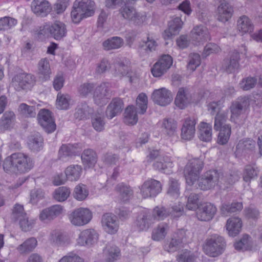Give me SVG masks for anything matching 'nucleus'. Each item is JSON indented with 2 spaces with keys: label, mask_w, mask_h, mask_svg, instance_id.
<instances>
[{
  "label": "nucleus",
  "mask_w": 262,
  "mask_h": 262,
  "mask_svg": "<svg viewBox=\"0 0 262 262\" xmlns=\"http://www.w3.org/2000/svg\"><path fill=\"white\" fill-rule=\"evenodd\" d=\"M79 154L78 148L72 144H63L59 150V158L62 161L69 160Z\"/></svg>",
  "instance_id": "nucleus-29"
},
{
  "label": "nucleus",
  "mask_w": 262,
  "mask_h": 262,
  "mask_svg": "<svg viewBox=\"0 0 262 262\" xmlns=\"http://www.w3.org/2000/svg\"><path fill=\"white\" fill-rule=\"evenodd\" d=\"M182 241L176 238H172L169 243L164 246V249L168 252H174L179 250L182 245Z\"/></svg>",
  "instance_id": "nucleus-61"
},
{
  "label": "nucleus",
  "mask_w": 262,
  "mask_h": 262,
  "mask_svg": "<svg viewBox=\"0 0 262 262\" xmlns=\"http://www.w3.org/2000/svg\"><path fill=\"white\" fill-rule=\"evenodd\" d=\"M243 207V204L242 203L234 202L230 205H222L221 207V211L222 214L227 215L228 213H234L241 211Z\"/></svg>",
  "instance_id": "nucleus-47"
},
{
  "label": "nucleus",
  "mask_w": 262,
  "mask_h": 262,
  "mask_svg": "<svg viewBox=\"0 0 262 262\" xmlns=\"http://www.w3.org/2000/svg\"><path fill=\"white\" fill-rule=\"evenodd\" d=\"M152 221L151 214L149 212L144 211L137 216L135 225L139 231H146L149 228Z\"/></svg>",
  "instance_id": "nucleus-23"
},
{
  "label": "nucleus",
  "mask_w": 262,
  "mask_h": 262,
  "mask_svg": "<svg viewBox=\"0 0 262 262\" xmlns=\"http://www.w3.org/2000/svg\"><path fill=\"white\" fill-rule=\"evenodd\" d=\"M70 97L68 95L58 93L56 99V107L59 110H67L69 107Z\"/></svg>",
  "instance_id": "nucleus-55"
},
{
  "label": "nucleus",
  "mask_w": 262,
  "mask_h": 262,
  "mask_svg": "<svg viewBox=\"0 0 262 262\" xmlns=\"http://www.w3.org/2000/svg\"><path fill=\"white\" fill-rule=\"evenodd\" d=\"M37 245V241L34 237L26 239L23 243L19 245L16 249L21 254H27L32 251Z\"/></svg>",
  "instance_id": "nucleus-37"
},
{
  "label": "nucleus",
  "mask_w": 262,
  "mask_h": 262,
  "mask_svg": "<svg viewBox=\"0 0 262 262\" xmlns=\"http://www.w3.org/2000/svg\"><path fill=\"white\" fill-rule=\"evenodd\" d=\"M226 242L223 237L218 234H213L205 241L203 246L204 252L210 257L221 255L225 250Z\"/></svg>",
  "instance_id": "nucleus-2"
},
{
  "label": "nucleus",
  "mask_w": 262,
  "mask_h": 262,
  "mask_svg": "<svg viewBox=\"0 0 262 262\" xmlns=\"http://www.w3.org/2000/svg\"><path fill=\"white\" fill-rule=\"evenodd\" d=\"M204 165V161L201 158H195L189 160L184 170V174L188 185H192L198 180Z\"/></svg>",
  "instance_id": "nucleus-3"
},
{
  "label": "nucleus",
  "mask_w": 262,
  "mask_h": 262,
  "mask_svg": "<svg viewBox=\"0 0 262 262\" xmlns=\"http://www.w3.org/2000/svg\"><path fill=\"white\" fill-rule=\"evenodd\" d=\"M81 158L85 168L94 166L97 161L96 153L91 149H85L81 155Z\"/></svg>",
  "instance_id": "nucleus-33"
},
{
  "label": "nucleus",
  "mask_w": 262,
  "mask_h": 262,
  "mask_svg": "<svg viewBox=\"0 0 262 262\" xmlns=\"http://www.w3.org/2000/svg\"><path fill=\"white\" fill-rule=\"evenodd\" d=\"M191 37L193 41L198 43L207 41L210 39L208 29L203 26H196L191 31Z\"/></svg>",
  "instance_id": "nucleus-25"
},
{
  "label": "nucleus",
  "mask_w": 262,
  "mask_h": 262,
  "mask_svg": "<svg viewBox=\"0 0 262 262\" xmlns=\"http://www.w3.org/2000/svg\"><path fill=\"white\" fill-rule=\"evenodd\" d=\"M89 195V191L85 185L78 184L74 188L73 192L74 198L78 201L84 200Z\"/></svg>",
  "instance_id": "nucleus-49"
},
{
  "label": "nucleus",
  "mask_w": 262,
  "mask_h": 262,
  "mask_svg": "<svg viewBox=\"0 0 262 262\" xmlns=\"http://www.w3.org/2000/svg\"><path fill=\"white\" fill-rule=\"evenodd\" d=\"M101 222L103 229L108 234H114L119 229V220L113 213H106L103 214Z\"/></svg>",
  "instance_id": "nucleus-11"
},
{
  "label": "nucleus",
  "mask_w": 262,
  "mask_h": 262,
  "mask_svg": "<svg viewBox=\"0 0 262 262\" xmlns=\"http://www.w3.org/2000/svg\"><path fill=\"white\" fill-rule=\"evenodd\" d=\"M161 129L166 136H174L177 132V122L172 118H165L162 121Z\"/></svg>",
  "instance_id": "nucleus-32"
},
{
  "label": "nucleus",
  "mask_w": 262,
  "mask_h": 262,
  "mask_svg": "<svg viewBox=\"0 0 262 262\" xmlns=\"http://www.w3.org/2000/svg\"><path fill=\"white\" fill-rule=\"evenodd\" d=\"M95 12V2L91 0H76L71 16H92Z\"/></svg>",
  "instance_id": "nucleus-4"
},
{
  "label": "nucleus",
  "mask_w": 262,
  "mask_h": 262,
  "mask_svg": "<svg viewBox=\"0 0 262 262\" xmlns=\"http://www.w3.org/2000/svg\"><path fill=\"white\" fill-rule=\"evenodd\" d=\"M242 227V220L238 217H231L227 221L226 227L229 236L237 235L241 232Z\"/></svg>",
  "instance_id": "nucleus-28"
},
{
  "label": "nucleus",
  "mask_w": 262,
  "mask_h": 262,
  "mask_svg": "<svg viewBox=\"0 0 262 262\" xmlns=\"http://www.w3.org/2000/svg\"><path fill=\"white\" fill-rule=\"evenodd\" d=\"M92 124L96 131H102L105 124L104 117L99 114L94 115L92 118Z\"/></svg>",
  "instance_id": "nucleus-56"
},
{
  "label": "nucleus",
  "mask_w": 262,
  "mask_h": 262,
  "mask_svg": "<svg viewBox=\"0 0 262 262\" xmlns=\"http://www.w3.org/2000/svg\"><path fill=\"white\" fill-rule=\"evenodd\" d=\"M112 95L110 84L102 83L96 87L94 92L93 99L94 102L98 105H104L108 102Z\"/></svg>",
  "instance_id": "nucleus-7"
},
{
  "label": "nucleus",
  "mask_w": 262,
  "mask_h": 262,
  "mask_svg": "<svg viewBox=\"0 0 262 262\" xmlns=\"http://www.w3.org/2000/svg\"><path fill=\"white\" fill-rule=\"evenodd\" d=\"M92 218L91 211L89 209L84 208H79L74 210L69 216L71 223L77 226L87 224Z\"/></svg>",
  "instance_id": "nucleus-6"
},
{
  "label": "nucleus",
  "mask_w": 262,
  "mask_h": 262,
  "mask_svg": "<svg viewBox=\"0 0 262 262\" xmlns=\"http://www.w3.org/2000/svg\"><path fill=\"white\" fill-rule=\"evenodd\" d=\"M167 193L174 198L179 197L180 195V184L177 180L170 178Z\"/></svg>",
  "instance_id": "nucleus-52"
},
{
  "label": "nucleus",
  "mask_w": 262,
  "mask_h": 262,
  "mask_svg": "<svg viewBox=\"0 0 262 262\" xmlns=\"http://www.w3.org/2000/svg\"><path fill=\"white\" fill-rule=\"evenodd\" d=\"M250 101L247 97H241L232 102L230 107L231 118L239 116L249 105Z\"/></svg>",
  "instance_id": "nucleus-19"
},
{
  "label": "nucleus",
  "mask_w": 262,
  "mask_h": 262,
  "mask_svg": "<svg viewBox=\"0 0 262 262\" xmlns=\"http://www.w3.org/2000/svg\"><path fill=\"white\" fill-rule=\"evenodd\" d=\"M147 97L144 93L140 94L136 99V104L138 108L140 110L139 113L143 114L147 108Z\"/></svg>",
  "instance_id": "nucleus-57"
},
{
  "label": "nucleus",
  "mask_w": 262,
  "mask_h": 262,
  "mask_svg": "<svg viewBox=\"0 0 262 262\" xmlns=\"http://www.w3.org/2000/svg\"><path fill=\"white\" fill-rule=\"evenodd\" d=\"M45 198V192L39 188H35L30 192V202L32 204H36Z\"/></svg>",
  "instance_id": "nucleus-59"
},
{
  "label": "nucleus",
  "mask_w": 262,
  "mask_h": 262,
  "mask_svg": "<svg viewBox=\"0 0 262 262\" xmlns=\"http://www.w3.org/2000/svg\"><path fill=\"white\" fill-rule=\"evenodd\" d=\"M64 172L67 179L71 181H76L82 174V168L79 165H71L66 169Z\"/></svg>",
  "instance_id": "nucleus-35"
},
{
  "label": "nucleus",
  "mask_w": 262,
  "mask_h": 262,
  "mask_svg": "<svg viewBox=\"0 0 262 262\" xmlns=\"http://www.w3.org/2000/svg\"><path fill=\"white\" fill-rule=\"evenodd\" d=\"M28 144L31 150L38 151L42 148L43 139L39 136H32L30 138Z\"/></svg>",
  "instance_id": "nucleus-48"
},
{
  "label": "nucleus",
  "mask_w": 262,
  "mask_h": 262,
  "mask_svg": "<svg viewBox=\"0 0 262 262\" xmlns=\"http://www.w3.org/2000/svg\"><path fill=\"white\" fill-rule=\"evenodd\" d=\"M18 111L25 117H35L36 114L35 106H29L25 103L19 105Z\"/></svg>",
  "instance_id": "nucleus-53"
},
{
  "label": "nucleus",
  "mask_w": 262,
  "mask_h": 262,
  "mask_svg": "<svg viewBox=\"0 0 262 262\" xmlns=\"http://www.w3.org/2000/svg\"><path fill=\"white\" fill-rule=\"evenodd\" d=\"M153 166L155 169L162 173L169 174L172 172L171 168L173 166V163L169 157L164 156L155 162L153 164Z\"/></svg>",
  "instance_id": "nucleus-31"
},
{
  "label": "nucleus",
  "mask_w": 262,
  "mask_h": 262,
  "mask_svg": "<svg viewBox=\"0 0 262 262\" xmlns=\"http://www.w3.org/2000/svg\"><path fill=\"white\" fill-rule=\"evenodd\" d=\"M124 108V103L120 98H113L107 106L105 115L107 118L111 119L121 114Z\"/></svg>",
  "instance_id": "nucleus-20"
},
{
  "label": "nucleus",
  "mask_w": 262,
  "mask_h": 262,
  "mask_svg": "<svg viewBox=\"0 0 262 262\" xmlns=\"http://www.w3.org/2000/svg\"><path fill=\"white\" fill-rule=\"evenodd\" d=\"M58 262H84V261L77 254L74 252H70L63 256Z\"/></svg>",
  "instance_id": "nucleus-64"
},
{
  "label": "nucleus",
  "mask_w": 262,
  "mask_h": 262,
  "mask_svg": "<svg viewBox=\"0 0 262 262\" xmlns=\"http://www.w3.org/2000/svg\"><path fill=\"white\" fill-rule=\"evenodd\" d=\"M239 54L236 51L233 52L230 57L225 59L223 63V69L228 73H231L239 68Z\"/></svg>",
  "instance_id": "nucleus-22"
},
{
  "label": "nucleus",
  "mask_w": 262,
  "mask_h": 262,
  "mask_svg": "<svg viewBox=\"0 0 262 262\" xmlns=\"http://www.w3.org/2000/svg\"><path fill=\"white\" fill-rule=\"evenodd\" d=\"M237 27L242 34L250 33L254 29V25L249 17H239L237 21Z\"/></svg>",
  "instance_id": "nucleus-38"
},
{
  "label": "nucleus",
  "mask_w": 262,
  "mask_h": 262,
  "mask_svg": "<svg viewBox=\"0 0 262 262\" xmlns=\"http://www.w3.org/2000/svg\"><path fill=\"white\" fill-rule=\"evenodd\" d=\"M219 134L217 138V142L221 145L226 144L230 138L231 128L230 125H225L219 129Z\"/></svg>",
  "instance_id": "nucleus-45"
},
{
  "label": "nucleus",
  "mask_w": 262,
  "mask_h": 262,
  "mask_svg": "<svg viewBox=\"0 0 262 262\" xmlns=\"http://www.w3.org/2000/svg\"><path fill=\"white\" fill-rule=\"evenodd\" d=\"M34 165L33 159L23 152H16L7 157L3 162L4 170L9 173L23 174L29 172Z\"/></svg>",
  "instance_id": "nucleus-1"
},
{
  "label": "nucleus",
  "mask_w": 262,
  "mask_h": 262,
  "mask_svg": "<svg viewBox=\"0 0 262 262\" xmlns=\"http://www.w3.org/2000/svg\"><path fill=\"white\" fill-rule=\"evenodd\" d=\"M51 37L57 40L62 39L67 35V30L66 25L61 21H56L50 24Z\"/></svg>",
  "instance_id": "nucleus-26"
},
{
  "label": "nucleus",
  "mask_w": 262,
  "mask_h": 262,
  "mask_svg": "<svg viewBox=\"0 0 262 262\" xmlns=\"http://www.w3.org/2000/svg\"><path fill=\"white\" fill-rule=\"evenodd\" d=\"M103 253L106 256L107 262H114L120 256V251L116 246L109 244L103 250Z\"/></svg>",
  "instance_id": "nucleus-36"
},
{
  "label": "nucleus",
  "mask_w": 262,
  "mask_h": 262,
  "mask_svg": "<svg viewBox=\"0 0 262 262\" xmlns=\"http://www.w3.org/2000/svg\"><path fill=\"white\" fill-rule=\"evenodd\" d=\"M161 183L155 179H149L145 181L140 187V191L144 198L155 197L162 190Z\"/></svg>",
  "instance_id": "nucleus-8"
},
{
  "label": "nucleus",
  "mask_w": 262,
  "mask_h": 262,
  "mask_svg": "<svg viewBox=\"0 0 262 262\" xmlns=\"http://www.w3.org/2000/svg\"><path fill=\"white\" fill-rule=\"evenodd\" d=\"M212 125L210 123L201 122L199 125V138L204 142H209L212 139Z\"/></svg>",
  "instance_id": "nucleus-34"
},
{
  "label": "nucleus",
  "mask_w": 262,
  "mask_h": 262,
  "mask_svg": "<svg viewBox=\"0 0 262 262\" xmlns=\"http://www.w3.org/2000/svg\"><path fill=\"white\" fill-rule=\"evenodd\" d=\"M31 7L32 11L36 15H47L51 10V5L46 0H33Z\"/></svg>",
  "instance_id": "nucleus-30"
},
{
  "label": "nucleus",
  "mask_w": 262,
  "mask_h": 262,
  "mask_svg": "<svg viewBox=\"0 0 262 262\" xmlns=\"http://www.w3.org/2000/svg\"><path fill=\"white\" fill-rule=\"evenodd\" d=\"M257 82V79L252 77H248L243 79L239 83L240 87L244 91L253 89Z\"/></svg>",
  "instance_id": "nucleus-60"
},
{
  "label": "nucleus",
  "mask_w": 262,
  "mask_h": 262,
  "mask_svg": "<svg viewBox=\"0 0 262 262\" xmlns=\"http://www.w3.org/2000/svg\"><path fill=\"white\" fill-rule=\"evenodd\" d=\"M220 178L219 173L217 170H209L202 176L199 187L203 190H207L214 188L218 183Z\"/></svg>",
  "instance_id": "nucleus-9"
},
{
  "label": "nucleus",
  "mask_w": 262,
  "mask_h": 262,
  "mask_svg": "<svg viewBox=\"0 0 262 262\" xmlns=\"http://www.w3.org/2000/svg\"><path fill=\"white\" fill-rule=\"evenodd\" d=\"M196 119L194 117H188L184 119L181 128V137L185 140H190L195 133Z\"/></svg>",
  "instance_id": "nucleus-14"
},
{
  "label": "nucleus",
  "mask_w": 262,
  "mask_h": 262,
  "mask_svg": "<svg viewBox=\"0 0 262 262\" xmlns=\"http://www.w3.org/2000/svg\"><path fill=\"white\" fill-rule=\"evenodd\" d=\"M168 228L169 227L167 223H160L153 230L151 235L152 239L156 241L163 239L165 237Z\"/></svg>",
  "instance_id": "nucleus-41"
},
{
  "label": "nucleus",
  "mask_w": 262,
  "mask_h": 262,
  "mask_svg": "<svg viewBox=\"0 0 262 262\" xmlns=\"http://www.w3.org/2000/svg\"><path fill=\"white\" fill-rule=\"evenodd\" d=\"M116 189L120 193L122 200L124 201L128 200L133 194L130 187L123 183L117 185Z\"/></svg>",
  "instance_id": "nucleus-50"
},
{
  "label": "nucleus",
  "mask_w": 262,
  "mask_h": 262,
  "mask_svg": "<svg viewBox=\"0 0 262 262\" xmlns=\"http://www.w3.org/2000/svg\"><path fill=\"white\" fill-rule=\"evenodd\" d=\"M17 221H19V224L22 230L26 232L30 230L35 224V221L33 220H29L27 215Z\"/></svg>",
  "instance_id": "nucleus-63"
},
{
  "label": "nucleus",
  "mask_w": 262,
  "mask_h": 262,
  "mask_svg": "<svg viewBox=\"0 0 262 262\" xmlns=\"http://www.w3.org/2000/svg\"><path fill=\"white\" fill-rule=\"evenodd\" d=\"M64 211L63 206L59 204L54 205L43 209L39 214V218L41 221H52L61 215Z\"/></svg>",
  "instance_id": "nucleus-15"
},
{
  "label": "nucleus",
  "mask_w": 262,
  "mask_h": 262,
  "mask_svg": "<svg viewBox=\"0 0 262 262\" xmlns=\"http://www.w3.org/2000/svg\"><path fill=\"white\" fill-rule=\"evenodd\" d=\"M201 63V58L199 54L192 53L189 55V60L187 64V70L194 71Z\"/></svg>",
  "instance_id": "nucleus-58"
},
{
  "label": "nucleus",
  "mask_w": 262,
  "mask_h": 262,
  "mask_svg": "<svg viewBox=\"0 0 262 262\" xmlns=\"http://www.w3.org/2000/svg\"><path fill=\"white\" fill-rule=\"evenodd\" d=\"M33 82L32 76L25 73L17 75L13 79V85L17 91L30 89Z\"/></svg>",
  "instance_id": "nucleus-17"
},
{
  "label": "nucleus",
  "mask_w": 262,
  "mask_h": 262,
  "mask_svg": "<svg viewBox=\"0 0 262 262\" xmlns=\"http://www.w3.org/2000/svg\"><path fill=\"white\" fill-rule=\"evenodd\" d=\"M99 238L98 232L93 229H88L81 231L77 239L80 246H91L96 244Z\"/></svg>",
  "instance_id": "nucleus-13"
},
{
  "label": "nucleus",
  "mask_w": 262,
  "mask_h": 262,
  "mask_svg": "<svg viewBox=\"0 0 262 262\" xmlns=\"http://www.w3.org/2000/svg\"><path fill=\"white\" fill-rule=\"evenodd\" d=\"M172 63V58L170 55H163L151 68L152 75L155 77H161L168 71Z\"/></svg>",
  "instance_id": "nucleus-5"
},
{
  "label": "nucleus",
  "mask_w": 262,
  "mask_h": 262,
  "mask_svg": "<svg viewBox=\"0 0 262 262\" xmlns=\"http://www.w3.org/2000/svg\"><path fill=\"white\" fill-rule=\"evenodd\" d=\"M216 210V208L213 204L210 203H205L198 207L196 217L200 221H209L213 217Z\"/></svg>",
  "instance_id": "nucleus-16"
},
{
  "label": "nucleus",
  "mask_w": 262,
  "mask_h": 262,
  "mask_svg": "<svg viewBox=\"0 0 262 262\" xmlns=\"http://www.w3.org/2000/svg\"><path fill=\"white\" fill-rule=\"evenodd\" d=\"M158 47L157 41L149 36H147L146 41H143L140 43L139 49L141 51H144L147 55H149L150 53L156 51Z\"/></svg>",
  "instance_id": "nucleus-40"
},
{
  "label": "nucleus",
  "mask_w": 262,
  "mask_h": 262,
  "mask_svg": "<svg viewBox=\"0 0 262 262\" xmlns=\"http://www.w3.org/2000/svg\"><path fill=\"white\" fill-rule=\"evenodd\" d=\"M255 146V142L252 139H247L240 141L237 145L236 148L242 151L252 150Z\"/></svg>",
  "instance_id": "nucleus-54"
},
{
  "label": "nucleus",
  "mask_w": 262,
  "mask_h": 262,
  "mask_svg": "<svg viewBox=\"0 0 262 262\" xmlns=\"http://www.w3.org/2000/svg\"><path fill=\"white\" fill-rule=\"evenodd\" d=\"M71 190L65 186L59 187L56 189L53 194V198L57 202H62L65 201L70 196Z\"/></svg>",
  "instance_id": "nucleus-44"
},
{
  "label": "nucleus",
  "mask_w": 262,
  "mask_h": 262,
  "mask_svg": "<svg viewBox=\"0 0 262 262\" xmlns=\"http://www.w3.org/2000/svg\"><path fill=\"white\" fill-rule=\"evenodd\" d=\"M151 97L155 103L163 106L169 104L173 99L171 92L165 88L154 90Z\"/></svg>",
  "instance_id": "nucleus-12"
},
{
  "label": "nucleus",
  "mask_w": 262,
  "mask_h": 262,
  "mask_svg": "<svg viewBox=\"0 0 262 262\" xmlns=\"http://www.w3.org/2000/svg\"><path fill=\"white\" fill-rule=\"evenodd\" d=\"M39 124L48 133L53 132L56 129V124L52 114L48 110H41L37 115Z\"/></svg>",
  "instance_id": "nucleus-10"
},
{
  "label": "nucleus",
  "mask_w": 262,
  "mask_h": 262,
  "mask_svg": "<svg viewBox=\"0 0 262 262\" xmlns=\"http://www.w3.org/2000/svg\"><path fill=\"white\" fill-rule=\"evenodd\" d=\"M190 100L188 90L186 88H180L175 98L174 103L180 109H184L190 103Z\"/></svg>",
  "instance_id": "nucleus-27"
},
{
  "label": "nucleus",
  "mask_w": 262,
  "mask_h": 262,
  "mask_svg": "<svg viewBox=\"0 0 262 262\" xmlns=\"http://www.w3.org/2000/svg\"><path fill=\"white\" fill-rule=\"evenodd\" d=\"M183 21L181 17H174L168 23V28L163 33L162 36L165 40L171 39L179 34L182 28Z\"/></svg>",
  "instance_id": "nucleus-18"
},
{
  "label": "nucleus",
  "mask_w": 262,
  "mask_h": 262,
  "mask_svg": "<svg viewBox=\"0 0 262 262\" xmlns=\"http://www.w3.org/2000/svg\"><path fill=\"white\" fill-rule=\"evenodd\" d=\"M137 111L133 106H128L124 112V121L128 125H134L138 122Z\"/></svg>",
  "instance_id": "nucleus-42"
},
{
  "label": "nucleus",
  "mask_w": 262,
  "mask_h": 262,
  "mask_svg": "<svg viewBox=\"0 0 262 262\" xmlns=\"http://www.w3.org/2000/svg\"><path fill=\"white\" fill-rule=\"evenodd\" d=\"M228 118L227 112H218L214 118V129L218 131L222 128L223 126L226 125L225 124Z\"/></svg>",
  "instance_id": "nucleus-51"
},
{
  "label": "nucleus",
  "mask_w": 262,
  "mask_h": 262,
  "mask_svg": "<svg viewBox=\"0 0 262 262\" xmlns=\"http://www.w3.org/2000/svg\"><path fill=\"white\" fill-rule=\"evenodd\" d=\"M258 170L255 164L246 166L243 176V179L246 182H250L258 176Z\"/></svg>",
  "instance_id": "nucleus-46"
},
{
  "label": "nucleus",
  "mask_w": 262,
  "mask_h": 262,
  "mask_svg": "<svg viewBox=\"0 0 262 262\" xmlns=\"http://www.w3.org/2000/svg\"><path fill=\"white\" fill-rule=\"evenodd\" d=\"M123 40L120 37L114 36L108 38L102 43V46L105 50L117 49L123 45Z\"/></svg>",
  "instance_id": "nucleus-39"
},
{
  "label": "nucleus",
  "mask_w": 262,
  "mask_h": 262,
  "mask_svg": "<svg viewBox=\"0 0 262 262\" xmlns=\"http://www.w3.org/2000/svg\"><path fill=\"white\" fill-rule=\"evenodd\" d=\"M131 62L126 58L120 59L114 64L115 74L117 76H127L131 78L130 74Z\"/></svg>",
  "instance_id": "nucleus-21"
},
{
  "label": "nucleus",
  "mask_w": 262,
  "mask_h": 262,
  "mask_svg": "<svg viewBox=\"0 0 262 262\" xmlns=\"http://www.w3.org/2000/svg\"><path fill=\"white\" fill-rule=\"evenodd\" d=\"M196 257L193 253L188 250H185L177 257L178 262H194Z\"/></svg>",
  "instance_id": "nucleus-62"
},
{
  "label": "nucleus",
  "mask_w": 262,
  "mask_h": 262,
  "mask_svg": "<svg viewBox=\"0 0 262 262\" xmlns=\"http://www.w3.org/2000/svg\"><path fill=\"white\" fill-rule=\"evenodd\" d=\"M170 215V210L165 207L159 205L156 206L151 214L152 220H163Z\"/></svg>",
  "instance_id": "nucleus-43"
},
{
  "label": "nucleus",
  "mask_w": 262,
  "mask_h": 262,
  "mask_svg": "<svg viewBox=\"0 0 262 262\" xmlns=\"http://www.w3.org/2000/svg\"><path fill=\"white\" fill-rule=\"evenodd\" d=\"M51 73L49 59L46 58L41 59L37 64V74L39 79L42 81L49 80Z\"/></svg>",
  "instance_id": "nucleus-24"
}]
</instances>
